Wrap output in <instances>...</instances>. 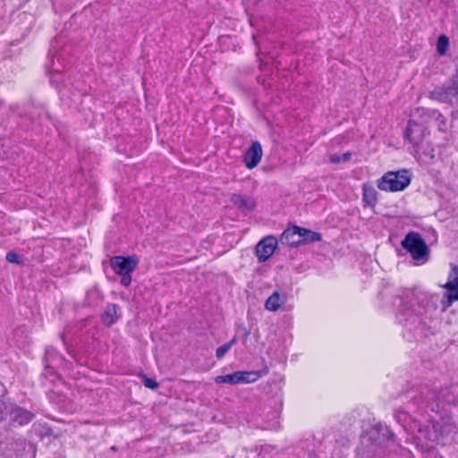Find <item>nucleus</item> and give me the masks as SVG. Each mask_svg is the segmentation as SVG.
<instances>
[{
    "instance_id": "obj_1",
    "label": "nucleus",
    "mask_w": 458,
    "mask_h": 458,
    "mask_svg": "<svg viewBox=\"0 0 458 458\" xmlns=\"http://www.w3.org/2000/svg\"><path fill=\"white\" fill-rule=\"evenodd\" d=\"M428 118L429 114L424 109L418 108L411 114L404 136L413 147H419L424 141Z\"/></svg>"
},
{
    "instance_id": "obj_2",
    "label": "nucleus",
    "mask_w": 458,
    "mask_h": 458,
    "mask_svg": "<svg viewBox=\"0 0 458 458\" xmlns=\"http://www.w3.org/2000/svg\"><path fill=\"white\" fill-rule=\"evenodd\" d=\"M390 437L388 428L383 425L374 426L368 437L362 440L363 449L360 455L364 458H373L380 451L381 445Z\"/></svg>"
},
{
    "instance_id": "obj_3",
    "label": "nucleus",
    "mask_w": 458,
    "mask_h": 458,
    "mask_svg": "<svg viewBox=\"0 0 458 458\" xmlns=\"http://www.w3.org/2000/svg\"><path fill=\"white\" fill-rule=\"evenodd\" d=\"M454 430L453 423L449 419H442L440 421L432 424V431L428 428H419L417 440L422 445L428 446L429 444L439 441L441 437L449 436Z\"/></svg>"
},
{
    "instance_id": "obj_4",
    "label": "nucleus",
    "mask_w": 458,
    "mask_h": 458,
    "mask_svg": "<svg viewBox=\"0 0 458 458\" xmlns=\"http://www.w3.org/2000/svg\"><path fill=\"white\" fill-rule=\"evenodd\" d=\"M411 183V175L407 170L386 173L377 183L379 190L394 192L404 190Z\"/></svg>"
},
{
    "instance_id": "obj_5",
    "label": "nucleus",
    "mask_w": 458,
    "mask_h": 458,
    "mask_svg": "<svg viewBox=\"0 0 458 458\" xmlns=\"http://www.w3.org/2000/svg\"><path fill=\"white\" fill-rule=\"evenodd\" d=\"M402 246L409 251L414 260L424 262L428 249L419 233H409L402 242Z\"/></svg>"
},
{
    "instance_id": "obj_6",
    "label": "nucleus",
    "mask_w": 458,
    "mask_h": 458,
    "mask_svg": "<svg viewBox=\"0 0 458 458\" xmlns=\"http://www.w3.org/2000/svg\"><path fill=\"white\" fill-rule=\"evenodd\" d=\"M446 290L442 304L444 310L449 308L454 301H458V267L454 266L449 275V281L442 285Z\"/></svg>"
},
{
    "instance_id": "obj_7",
    "label": "nucleus",
    "mask_w": 458,
    "mask_h": 458,
    "mask_svg": "<svg viewBox=\"0 0 458 458\" xmlns=\"http://www.w3.org/2000/svg\"><path fill=\"white\" fill-rule=\"evenodd\" d=\"M259 377V373L256 371H237L228 375L217 376L215 377V382L230 385L248 384L257 381Z\"/></svg>"
},
{
    "instance_id": "obj_8",
    "label": "nucleus",
    "mask_w": 458,
    "mask_h": 458,
    "mask_svg": "<svg viewBox=\"0 0 458 458\" xmlns=\"http://www.w3.org/2000/svg\"><path fill=\"white\" fill-rule=\"evenodd\" d=\"M110 265L118 275L131 274L137 267L138 259L132 256H115L111 259Z\"/></svg>"
},
{
    "instance_id": "obj_9",
    "label": "nucleus",
    "mask_w": 458,
    "mask_h": 458,
    "mask_svg": "<svg viewBox=\"0 0 458 458\" xmlns=\"http://www.w3.org/2000/svg\"><path fill=\"white\" fill-rule=\"evenodd\" d=\"M277 241L273 236L262 239L256 246V255L259 262L267 261L274 253Z\"/></svg>"
},
{
    "instance_id": "obj_10",
    "label": "nucleus",
    "mask_w": 458,
    "mask_h": 458,
    "mask_svg": "<svg viewBox=\"0 0 458 458\" xmlns=\"http://www.w3.org/2000/svg\"><path fill=\"white\" fill-rule=\"evenodd\" d=\"M262 148L259 142L254 141L244 155V163L247 168L253 169L260 162Z\"/></svg>"
},
{
    "instance_id": "obj_11",
    "label": "nucleus",
    "mask_w": 458,
    "mask_h": 458,
    "mask_svg": "<svg viewBox=\"0 0 458 458\" xmlns=\"http://www.w3.org/2000/svg\"><path fill=\"white\" fill-rule=\"evenodd\" d=\"M281 243L288 246H299L301 244V227L294 226L286 229L281 236Z\"/></svg>"
},
{
    "instance_id": "obj_12",
    "label": "nucleus",
    "mask_w": 458,
    "mask_h": 458,
    "mask_svg": "<svg viewBox=\"0 0 458 458\" xmlns=\"http://www.w3.org/2000/svg\"><path fill=\"white\" fill-rule=\"evenodd\" d=\"M416 157L423 163H428L435 158V150L428 142L422 141L419 147H413Z\"/></svg>"
},
{
    "instance_id": "obj_13",
    "label": "nucleus",
    "mask_w": 458,
    "mask_h": 458,
    "mask_svg": "<svg viewBox=\"0 0 458 458\" xmlns=\"http://www.w3.org/2000/svg\"><path fill=\"white\" fill-rule=\"evenodd\" d=\"M9 413L12 420L17 422L20 425L29 423L33 418V415L30 411L21 408L14 407L13 405H10Z\"/></svg>"
},
{
    "instance_id": "obj_14",
    "label": "nucleus",
    "mask_w": 458,
    "mask_h": 458,
    "mask_svg": "<svg viewBox=\"0 0 458 458\" xmlns=\"http://www.w3.org/2000/svg\"><path fill=\"white\" fill-rule=\"evenodd\" d=\"M286 301V295L274 292L266 301L265 308L270 311H276Z\"/></svg>"
},
{
    "instance_id": "obj_15",
    "label": "nucleus",
    "mask_w": 458,
    "mask_h": 458,
    "mask_svg": "<svg viewBox=\"0 0 458 458\" xmlns=\"http://www.w3.org/2000/svg\"><path fill=\"white\" fill-rule=\"evenodd\" d=\"M362 199L368 206L371 208H374L376 206L377 202V192L371 184H363Z\"/></svg>"
},
{
    "instance_id": "obj_16",
    "label": "nucleus",
    "mask_w": 458,
    "mask_h": 458,
    "mask_svg": "<svg viewBox=\"0 0 458 458\" xmlns=\"http://www.w3.org/2000/svg\"><path fill=\"white\" fill-rule=\"evenodd\" d=\"M231 200L237 208L247 210H252L256 206L253 199L246 198L240 194H233Z\"/></svg>"
},
{
    "instance_id": "obj_17",
    "label": "nucleus",
    "mask_w": 458,
    "mask_h": 458,
    "mask_svg": "<svg viewBox=\"0 0 458 458\" xmlns=\"http://www.w3.org/2000/svg\"><path fill=\"white\" fill-rule=\"evenodd\" d=\"M301 244H310L321 241L322 237L319 233L313 232L301 227Z\"/></svg>"
},
{
    "instance_id": "obj_18",
    "label": "nucleus",
    "mask_w": 458,
    "mask_h": 458,
    "mask_svg": "<svg viewBox=\"0 0 458 458\" xmlns=\"http://www.w3.org/2000/svg\"><path fill=\"white\" fill-rule=\"evenodd\" d=\"M117 318V306L114 304L108 305L103 316L104 323L111 326L116 321Z\"/></svg>"
},
{
    "instance_id": "obj_19",
    "label": "nucleus",
    "mask_w": 458,
    "mask_h": 458,
    "mask_svg": "<svg viewBox=\"0 0 458 458\" xmlns=\"http://www.w3.org/2000/svg\"><path fill=\"white\" fill-rule=\"evenodd\" d=\"M449 47V38L445 35L439 36L437 49L439 55H444Z\"/></svg>"
},
{
    "instance_id": "obj_20",
    "label": "nucleus",
    "mask_w": 458,
    "mask_h": 458,
    "mask_svg": "<svg viewBox=\"0 0 458 458\" xmlns=\"http://www.w3.org/2000/svg\"><path fill=\"white\" fill-rule=\"evenodd\" d=\"M350 157H351V153L346 152L344 155H338V154L331 155L329 159H330L331 163L337 164L340 162L348 161L350 159Z\"/></svg>"
},
{
    "instance_id": "obj_21",
    "label": "nucleus",
    "mask_w": 458,
    "mask_h": 458,
    "mask_svg": "<svg viewBox=\"0 0 458 458\" xmlns=\"http://www.w3.org/2000/svg\"><path fill=\"white\" fill-rule=\"evenodd\" d=\"M141 378L142 383L146 387L150 389H157L158 387V383L156 380L149 378L146 376H142Z\"/></svg>"
},
{
    "instance_id": "obj_22",
    "label": "nucleus",
    "mask_w": 458,
    "mask_h": 458,
    "mask_svg": "<svg viewBox=\"0 0 458 458\" xmlns=\"http://www.w3.org/2000/svg\"><path fill=\"white\" fill-rule=\"evenodd\" d=\"M230 349H231L230 344H223L222 346L217 348V350L216 352V358L222 359Z\"/></svg>"
},
{
    "instance_id": "obj_23",
    "label": "nucleus",
    "mask_w": 458,
    "mask_h": 458,
    "mask_svg": "<svg viewBox=\"0 0 458 458\" xmlns=\"http://www.w3.org/2000/svg\"><path fill=\"white\" fill-rule=\"evenodd\" d=\"M6 260L10 263H13V264H19L20 263V259H19V256L18 254H16L15 252H8L6 254Z\"/></svg>"
},
{
    "instance_id": "obj_24",
    "label": "nucleus",
    "mask_w": 458,
    "mask_h": 458,
    "mask_svg": "<svg viewBox=\"0 0 458 458\" xmlns=\"http://www.w3.org/2000/svg\"><path fill=\"white\" fill-rule=\"evenodd\" d=\"M120 276H122L121 284L124 286H128L131 282V274H122Z\"/></svg>"
},
{
    "instance_id": "obj_25",
    "label": "nucleus",
    "mask_w": 458,
    "mask_h": 458,
    "mask_svg": "<svg viewBox=\"0 0 458 458\" xmlns=\"http://www.w3.org/2000/svg\"><path fill=\"white\" fill-rule=\"evenodd\" d=\"M8 411H7V405L0 402V420H3L5 416H7Z\"/></svg>"
},
{
    "instance_id": "obj_26",
    "label": "nucleus",
    "mask_w": 458,
    "mask_h": 458,
    "mask_svg": "<svg viewBox=\"0 0 458 458\" xmlns=\"http://www.w3.org/2000/svg\"><path fill=\"white\" fill-rule=\"evenodd\" d=\"M236 343V336H234L229 343L226 344H230V348Z\"/></svg>"
}]
</instances>
